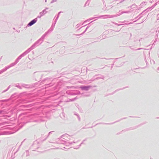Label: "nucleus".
Instances as JSON below:
<instances>
[{"label": "nucleus", "mask_w": 159, "mask_h": 159, "mask_svg": "<svg viewBox=\"0 0 159 159\" xmlns=\"http://www.w3.org/2000/svg\"><path fill=\"white\" fill-rule=\"evenodd\" d=\"M88 88V87H84V88L85 89H86V88Z\"/></svg>", "instance_id": "nucleus-2"}, {"label": "nucleus", "mask_w": 159, "mask_h": 159, "mask_svg": "<svg viewBox=\"0 0 159 159\" xmlns=\"http://www.w3.org/2000/svg\"><path fill=\"white\" fill-rule=\"evenodd\" d=\"M36 21V20L34 19L32 20L30 23H29L28 24V25L30 26L33 25L34 24Z\"/></svg>", "instance_id": "nucleus-1"}]
</instances>
